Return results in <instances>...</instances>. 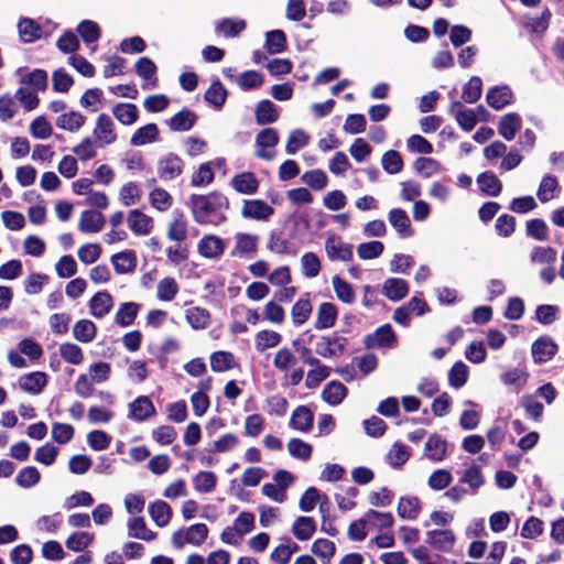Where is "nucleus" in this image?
<instances>
[{
  "instance_id": "obj_1",
  "label": "nucleus",
  "mask_w": 564,
  "mask_h": 564,
  "mask_svg": "<svg viewBox=\"0 0 564 564\" xmlns=\"http://www.w3.org/2000/svg\"><path fill=\"white\" fill-rule=\"evenodd\" d=\"M187 205L194 220L199 225L217 227L227 221L226 210L229 208V200L219 192L207 195L192 194Z\"/></svg>"
},
{
  "instance_id": "obj_2",
  "label": "nucleus",
  "mask_w": 564,
  "mask_h": 564,
  "mask_svg": "<svg viewBox=\"0 0 564 564\" xmlns=\"http://www.w3.org/2000/svg\"><path fill=\"white\" fill-rule=\"evenodd\" d=\"M397 343V335L390 324L381 325L364 338V345L367 349H391L395 347Z\"/></svg>"
},
{
  "instance_id": "obj_3",
  "label": "nucleus",
  "mask_w": 564,
  "mask_h": 564,
  "mask_svg": "<svg viewBox=\"0 0 564 564\" xmlns=\"http://www.w3.org/2000/svg\"><path fill=\"white\" fill-rule=\"evenodd\" d=\"M93 140L97 148H105L117 141L115 122L107 113H100L97 117L95 128L93 130Z\"/></svg>"
},
{
  "instance_id": "obj_4",
  "label": "nucleus",
  "mask_w": 564,
  "mask_h": 564,
  "mask_svg": "<svg viewBox=\"0 0 564 564\" xmlns=\"http://www.w3.org/2000/svg\"><path fill=\"white\" fill-rule=\"evenodd\" d=\"M347 338L334 333L321 336L315 343V352L323 358L337 357L344 354Z\"/></svg>"
},
{
  "instance_id": "obj_5",
  "label": "nucleus",
  "mask_w": 564,
  "mask_h": 564,
  "mask_svg": "<svg viewBox=\"0 0 564 564\" xmlns=\"http://www.w3.org/2000/svg\"><path fill=\"white\" fill-rule=\"evenodd\" d=\"M279 143V133L274 128L262 129L256 137V156L265 161H271L274 153L265 149L274 148Z\"/></svg>"
},
{
  "instance_id": "obj_6",
  "label": "nucleus",
  "mask_w": 564,
  "mask_h": 564,
  "mask_svg": "<svg viewBox=\"0 0 564 564\" xmlns=\"http://www.w3.org/2000/svg\"><path fill=\"white\" fill-rule=\"evenodd\" d=\"M448 113L452 117H454L455 120L457 121L458 126L464 131H467V132L471 131L478 122L477 112L473 109L466 108L458 100H453L451 102L449 108H448Z\"/></svg>"
},
{
  "instance_id": "obj_7",
  "label": "nucleus",
  "mask_w": 564,
  "mask_h": 564,
  "mask_svg": "<svg viewBox=\"0 0 564 564\" xmlns=\"http://www.w3.org/2000/svg\"><path fill=\"white\" fill-rule=\"evenodd\" d=\"M184 169L183 160L174 153H169L158 162V175L163 181H171L180 176Z\"/></svg>"
},
{
  "instance_id": "obj_8",
  "label": "nucleus",
  "mask_w": 564,
  "mask_h": 564,
  "mask_svg": "<svg viewBox=\"0 0 564 564\" xmlns=\"http://www.w3.org/2000/svg\"><path fill=\"white\" fill-rule=\"evenodd\" d=\"M325 251L332 261L340 260L347 262L354 257L352 245L343 242L340 237L336 235H332L326 239Z\"/></svg>"
},
{
  "instance_id": "obj_9",
  "label": "nucleus",
  "mask_w": 564,
  "mask_h": 564,
  "mask_svg": "<svg viewBox=\"0 0 564 564\" xmlns=\"http://www.w3.org/2000/svg\"><path fill=\"white\" fill-rule=\"evenodd\" d=\"M273 214V207L261 199H247L241 209L242 217L262 221L268 220Z\"/></svg>"
},
{
  "instance_id": "obj_10",
  "label": "nucleus",
  "mask_w": 564,
  "mask_h": 564,
  "mask_svg": "<svg viewBox=\"0 0 564 564\" xmlns=\"http://www.w3.org/2000/svg\"><path fill=\"white\" fill-rule=\"evenodd\" d=\"M455 534L448 529L426 532L425 542L440 552L449 553L455 545Z\"/></svg>"
},
{
  "instance_id": "obj_11",
  "label": "nucleus",
  "mask_w": 564,
  "mask_h": 564,
  "mask_svg": "<svg viewBox=\"0 0 564 564\" xmlns=\"http://www.w3.org/2000/svg\"><path fill=\"white\" fill-rule=\"evenodd\" d=\"M225 249V241L215 235H205L197 245L199 254L206 259L220 258Z\"/></svg>"
},
{
  "instance_id": "obj_12",
  "label": "nucleus",
  "mask_w": 564,
  "mask_h": 564,
  "mask_svg": "<svg viewBox=\"0 0 564 564\" xmlns=\"http://www.w3.org/2000/svg\"><path fill=\"white\" fill-rule=\"evenodd\" d=\"M155 414V406L147 395H140L129 403L128 417L135 422H143Z\"/></svg>"
},
{
  "instance_id": "obj_13",
  "label": "nucleus",
  "mask_w": 564,
  "mask_h": 564,
  "mask_svg": "<svg viewBox=\"0 0 564 564\" xmlns=\"http://www.w3.org/2000/svg\"><path fill=\"white\" fill-rule=\"evenodd\" d=\"M531 352L534 362L543 364L554 357L557 352V345L551 337L542 336L532 344Z\"/></svg>"
},
{
  "instance_id": "obj_14",
  "label": "nucleus",
  "mask_w": 564,
  "mask_h": 564,
  "mask_svg": "<svg viewBox=\"0 0 564 564\" xmlns=\"http://www.w3.org/2000/svg\"><path fill=\"white\" fill-rule=\"evenodd\" d=\"M236 245L231 250V257L253 256L258 251L259 237L247 232L235 235Z\"/></svg>"
},
{
  "instance_id": "obj_15",
  "label": "nucleus",
  "mask_w": 564,
  "mask_h": 564,
  "mask_svg": "<svg viewBox=\"0 0 564 564\" xmlns=\"http://www.w3.org/2000/svg\"><path fill=\"white\" fill-rule=\"evenodd\" d=\"M512 99L513 93L507 85L491 87L486 95L487 104L496 110H500L510 105Z\"/></svg>"
},
{
  "instance_id": "obj_16",
  "label": "nucleus",
  "mask_w": 564,
  "mask_h": 564,
  "mask_svg": "<svg viewBox=\"0 0 564 564\" xmlns=\"http://www.w3.org/2000/svg\"><path fill=\"white\" fill-rule=\"evenodd\" d=\"M522 127V119L517 112L502 116L498 122V132L507 141H512Z\"/></svg>"
},
{
  "instance_id": "obj_17",
  "label": "nucleus",
  "mask_w": 564,
  "mask_h": 564,
  "mask_svg": "<svg viewBox=\"0 0 564 564\" xmlns=\"http://www.w3.org/2000/svg\"><path fill=\"white\" fill-rule=\"evenodd\" d=\"M127 221L130 230L138 236H147L153 228V219L139 209H132Z\"/></svg>"
},
{
  "instance_id": "obj_18",
  "label": "nucleus",
  "mask_w": 564,
  "mask_h": 564,
  "mask_svg": "<svg viewBox=\"0 0 564 564\" xmlns=\"http://www.w3.org/2000/svg\"><path fill=\"white\" fill-rule=\"evenodd\" d=\"M230 185L239 194L253 195L258 192L259 181L252 172H242L230 180Z\"/></svg>"
},
{
  "instance_id": "obj_19",
  "label": "nucleus",
  "mask_w": 564,
  "mask_h": 564,
  "mask_svg": "<svg viewBox=\"0 0 564 564\" xmlns=\"http://www.w3.org/2000/svg\"><path fill=\"white\" fill-rule=\"evenodd\" d=\"M314 423L313 412L305 405L297 406L290 419V427L302 433H307L312 430Z\"/></svg>"
},
{
  "instance_id": "obj_20",
  "label": "nucleus",
  "mask_w": 564,
  "mask_h": 564,
  "mask_svg": "<svg viewBox=\"0 0 564 564\" xmlns=\"http://www.w3.org/2000/svg\"><path fill=\"white\" fill-rule=\"evenodd\" d=\"M388 220L401 238H408L413 235L411 220L405 210L401 208L391 209L388 214Z\"/></svg>"
},
{
  "instance_id": "obj_21",
  "label": "nucleus",
  "mask_w": 564,
  "mask_h": 564,
  "mask_svg": "<svg viewBox=\"0 0 564 564\" xmlns=\"http://www.w3.org/2000/svg\"><path fill=\"white\" fill-rule=\"evenodd\" d=\"M382 293L390 301L398 302L409 293V284L400 278H389L383 282Z\"/></svg>"
},
{
  "instance_id": "obj_22",
  "label": "nucleus",
  "mask_w": 564,
  "mask_h": 564,
  "mask_svg": "<svg viewBox=\"0 0 564 564\" xmlns=\"http://www.w3.org/2000/svg\"><path fill=\"white\" fill-rule=\"evenodd\" d=\"M47 383V378L44 372L34 371L24 376H21L19 379V387L31 394H39L42 392L44 387Z\"/></svg>"
},
{
  "instance_id": "obj_23",
  "label": "nucleus",
  "mask_w": 564,
  "mask_h": 564,
  "mask_svg": "<svg viewBox=\"0 0 564 564\" xmlns=\"http://www.w3.org/2000/svg\"><path fill=\"white\" fill-rule=\"evenodd\" d=\"M425 456L433 462H441L447 452V442L438 434L429 437L424 446Z\"/></svg>"
},
{
  "instance_id": "obj_24",
  "label": "nucleus",
  "mask_w": 564,
  "mask_h": 564,
  "mask_svg": "<svg viewBox=\"0 0 564 564\" xmlns=\"http://www.w3.org/2000/svg\"><path fill=\"white\" fill-rule=\"evenodd\" d=\"M105 224L104 215L97 210H84L80 216L78 228L86 234L99 232Z\"/></svg>"
},
{
  "instance_id": "obj_25",
  "label": "nucleus",
  "mask_w": 564,
  "mask_h": 564,
  "mask_svg": "<svg viewBox=\"0 0 564 564\" xmlns=\"http://www.w3.org/2000/svg\"><path fill=\"white\" fill-rule=\"evenodd\" d=\"M247 28L243 19L224 18L215 23L216 33L225 37H237Z\"/></svg>"
},
{
  "instance_id": "obj_26",
  "label": "nucleus",
  "mask_w": 564,
  "mask_h": 564,
  "mask_svg": "<svg viewBox=\"0 0 564 564\" xmlns=\"http://www.w3.org/2000/svg\"><path fill=\"white\" fill-rule=\"evenodd\" d=\"M196 121V113L184 108L169 120V127L172 131L185 132L191 130L195 126Z\"/></svg>"
},
{
  "instance_id": "obj_27",
  "label": "nucleus",
  "mask_w": 564,
  "mask_h": 564,
  "mask_svg": "<svg viewBox=\"0 0 564 564\" xmlns=\"http://www.w3.org/2000/svg\"><path fill=\"white\" fill-rule=\"evenodd\" d=\"M112 305L113 300L108 292H98L89 302L90 314L96 318H102L110 312Z\"/></svg>"
},
{
  "instance_id": "obj_28",
  "label": "nucleus",
  "mask_w": 564,
  "mask_h": 564,
  "mask_svg": "<svg viewBox=\"0 0 564 564\" xmlns=\"http://www.w3.org/2000/svg\"><path fill=\"white\" fill-rule=\"evenodd\" d=\"M254 113L257 123L261 126L273 123L279 119L278 108L269 99L259 101Z\"/></svg>"
},
{
  "instance_id": "obj_29",
  "label": "nucleus",
  "mask_w": 564,
  "mask_h": 564,
  "mask_svg": "<svg viewBox=\"0 0 564 564\" xmlns=\"http://www.w3.org/2000/svg\"><path fill=\"white\" fill-rule=\"evenodd\" d=\"M337 308L333 303L324 302L319 305L316 322L314 324L316 329H326L335 325L337 319Z\"/></svg>"
},
{
  "instance_id": "obj_30",
  "label": "nucleus",
  "mask_w": 564,
  "mask_h": 564,
  "mask_svg": "<svg viewBox=\"0 0 564 564\" xmlns=\"http://www.w3.org/2000/svg\"><path fill=\"white\" fill-rule=\"evenodd\" d=\"M347 395V388L339 381L328 382L323 391L322 399L329 405H338Z\"/></svg>"
},
{
  "instance_id": "obj_31",
  "label": "nucleus",
  "mask_w": 564,
  "mask_h": 564,
  "mask_svg": "<svg viewBox=\"0 0 564 564\" xmlns=\"http://www.w3.org/2000/svg\"><path fill=\"white\" fill-rule=\"evenodd\" d=\"M476 181L480 191L488 196L497 197L501 193L502 183L490 171L479 174Z\"/></svg>"
},
{
  "instance_id": "obj_32",
  "label": "nucleus",
  "mask_w": 564,
  "mask_h": 564,
  "mask_svg": "<svg viewBox=\"0 0 564 564\" xmlns=\"http://www.w3.org/2000/svg\"><path fill=\"white\" fill-rule=\"evenodd\" d=\"M227 95L228 93L224 85L220 83L219 79H216L206 90L204 99L206 102L212 105L216 110H220L226 102Z\"/></svg>"
},
{
  "instance_id": "obj_33",
  "label": "nucleus",
  "mask_w": 564,
  "mask_h": 564,
  "mask_svg": "<svg viewBox=\"0 0 564 564\" xmlns=\"http://www.w3.org/2000/svg\"><path fill=\"white\" fill-rule=\"evenodd\" d=\"M111 263L118 274H127L134 270L137 258L133 251H122L111 257Z\"/></svg>"
},
{
  "instance_id": "obj_34",
  "label": "nucleus",
  "mask_w": 564,
  "mask_h": 564,
  "mask_svg": "<svg viewBox=\"0 0 564 564\" xmlns=\"http://www.w3.org/2000/svg\"><path fill=\"white\" fill-rule=\"evenodd\" d=\"M159 138V128L155 123H148L139 128L131 137L130 143L133 147H141L155 142Z\"/></svg>"
},
{
  "instance_id": "obj_35",
  "label": "nucleus",
  "mask_w": 564,
  "mask_h": 564,
  "mask_svg": "<svg viewBox=\"0 0 564 564\" xmlns=\"http://www.w3.org/2000/svg\"><path fill=\"white\" fill-rule=\"evenodd\" d=\"M128 535L144 541H152L156 538V533L147 528L144 519L141 517L129 519Z\"/></svg>"
},
{
  "instance_id": "obj_36",
  "label": "nucleus",
  "mask_w": 564,
  "mask_h": 564,
  "mask_svg": "<svg viewBox=\"0 0 564 564\" xmlns=\"http://www.w3.org/2000/svg\"><path fill=\"white\" fill-rule=\"evenodd\" d=\"M19 35L24 43H33L42 35L40 25L30 18H22L18 24Z\"/></svg>"
},
{
  "instance_id": "obj_37",
  "label": "nucleus",
  "mask_w": 564,
  "mask_h": 564,
  "mask_svg": "<svg viewBox=\"0 0 564 564\" xmlns=\"http://www.w3.org/2000/svg\"><path fill=\"white\" fill-rule=\"evenodd\" d=\"M140 307V304L134 302L122 303L116 313L115 322L122 327L132 325Z\"/></svg>"
},
{
  "instance_id": "obj_38",
  "label": "nucleus",
  "mask_w": 564,
  "mask_h": 564,
  "mask_svg": "<svg viewBox=\"0 0 564 564\" xmlns=\"http://www.w3.org/2000/svg\"><path fill=\"white\" fill-rule=\"evenodd\" d=\"M149 513L151 519L155 522L158 527H165L169 524L172 516V510L170 506L163 500H156L151 503L149 507Z\"/></svg>"
},
{
  "instance_id": "obj_39",
  "label": "nucleus",
  "mask_w": 564,
  "mask_h": 564,
  "mask_svg": "<svg viewBox=\"0 0 564 564\" xmlns=\"http://www.w3.org/2000/svg\"><path fill=\"white\" fill-rule=\"evenodd\" d=\"M316 525L311 517H299L292 528V532L294 536L300 541H306L313 536L315 533Z\"/></svg>"
},
{
  "instance_id": "obj_40",
  "label": "nucleus",
  "mask_w": 564,
  "mask_h": 564,
  "mask_svg": "<svg viewBox=\"0 0 564 564\" xmlns=\"http://www.w3.org/2000/svg\"><path fill=\"white\" fill-rule=\"evenodd\" d=\"M115 118L124 126H131L138 120V108L133 104H117L112 108Z\"/></svg>"
},
{
  "instance_id": "obj_41",
  "label": "nucleus",
  "mask_w": 564,
  "mask_h": 564,
  "mask_svg": "<svg viewBox=\"0 0 564 564\" xmlns=\"http://www.w3.org/2000/svg\"><path fill=\"white\" fill-rule=\"evenodd\" d=\"M185 318L194 329H205L210 323V313L198 306L186 310Z\"/></svg>"
},
{
  "instance_id": "obj_42",
  "label": "nucleus",
  "mask_w": 564,
  "mask_h": 564,
  "mask_svg": "<svg viewBox=\"0 0 564 564\" xmlns=\"http://www.w3.org/2000/svg\"><path fill=\"white\" fill-rule=\"evenodd\" d=\"M267 249L275 254L291 253V243L284 238L281 230H271L267 241Z\"/></svg>"
},
{
  "instance_id": "obj_43",
  "label": "nucleus",
  "mask_w": 564,
  "mask_h": 564,
  "mask_svg": "<svg viewBox=\"0 0 564 564\" xmlns=\"http://www.w3.org/2000/svg\"><path fill=\"white\" fill-rule=\"evenodd\" d=\"M97 333L96 325L89 319H80L73 327V336L80 343H90Z\"/></svg>"
},
{
  "instance_id": "obj_44",
  "label": "nucleus",
  "mask_w": 564,
  "mask_h": 564,
  "mask_svg": "<svg viewBox=\"0 0 564 564\" xmlns=\"http://www.w3.org/2000/svg\"><path fill=\"white\" fill-rule=\"evenodd\" d=\"M529 378V373L524 367H517L506 370L500 376V380L506 386H512L516 389L522 388Z\"/></svg>"
},
{
  "instance_id": "obj_45",
  "label": "nucleus",
  "mask_w": 564,
  "mask_h": 564,
  "mask_svg": "<svg viewBox=\"0 0 564 564\" xmlns=\"http://www.w3.org/2000/svg\"><path fill=\"white\" fill-rule=\"evenodd\" d=\"M282 337L278 332L263 329L257 333L254 337V347L258 351H264L265 349L276 347Z\"/></svg>"
},
{
  "instance_id": "obj_46",
  "label": "nucleus",
  "mask_w": 564,
  "mask_h": 564,
  "mask_svg": "<svg viewBox=\"0 0 564 564\" xmlns=\"http://www.w3.org/2000/svg\"><path fill=\"white\" fill-rule=\"evenodd\" d=\"M85 117L77 111H69L61 115L56 119V126L61 129L75 132L85 124Z\"/></svg>"
},
{
  "instance_id": "obj_47",
  "label": "nucleus",
  "mask_w": 564,
  "mask_h": 564,
  "mask_svg": "<svg viewBox=\"0 0 564 564\" xmlns=\"http://www.w3.org/2000/svg\"><path fill=\"white\" fill-rule=\"evenodd\" d=\"M409 457L408 447L400 442H395L388 452L386 459L391 467L399 468L406 463Z\"/></svg>"
},
{
  "instance_id": "obj_48",
  "label": "nucleus",
  "mask_w": 564,
  "mask_h": 564,
  "mask_svg": "<svg viewBox=\"0 0 564 564\" xmlns=\"http://www.w3.org/2000/svg\"><path fill=\"white\" fill-rule=\"evenodd\" d=\"M265 48L270 54H279L286 48V36L281 30L269 31L265 34Z\"/></svg>"
},
{
  "instance_id": "obj_49",
  "label": "nucleus",
  "mask_w": 564,
  "mask_h": 564,
  "mask_svg": "<svg viewBox=\"0 0 564 564\" xmlns=\"http://www.w3.org/2000/svg\"><path fill=\"white\" fill-rule=\"evenodd\" d=\"M332 284L336 296L346 304H352L356 300L352 286L338 275L333 276Z\"/></svg>"
},
{
  "instance_id": "obj_50",
  "label": "nucleus",
  "mask_w": 564,
  "mask_h": 564,
  "mask_svg": "<svg viewBox=\"0 0 564 564\" xmlns=\"http://www.w3.org/2000/svg\"><path fill=\"white\" fill-rule=\"evenodd\" d=\"M482 80L478 76H473L463 87L462 98L467 104H475L481 97Z\"/></svg>"
},
{
  "instance_id": "obj_51",
  "label": "nucleus",
  "mask_w": 564,
  "mask_h": 564,
  "mask_svg": "<svg viewBox=\"0 0 564 564\" xmlns=\"http://www.w3.org/2000/svg\"><path fill=\"white\" fill-rule=\"evenodd\" d=\"M217 484V476L213 471H199L193 478V486L196 491L212 492Z\"/></svg>"
},
{
  "instance_id": "obj_52",
  "label": "nucleus",
  "mask_w": 564,
  "mask_h": 564,
  "mask_svg": "<svg viewBox=\"0 0 564 564\" xmlns=\"http://www.w3.org/2000/svg\"><path fill=\"white\" fill-rule=\"evenodd\" d=\"M507 422L505 419H498L487 432V440L492 449H498L506 437Z\"/></svg>"
},
{
  "instance_id": "obj_53",
  "label": "nucleus",
  "mask_w": 564,
  "mask_h": 564,
  "mask_svg": "<svg viewBox=\"0 0 564 564\" xmlns=\"http://www.w3.org/2000/svg\"><path fill=\"white\" fill-rule=\"evenodd\" d=\"M288 451L292 457L306 462L312 456L313 447L300 438H291L288 443Z\"/></svg>"
},
{
  "instance_id": "obj_54",
  "label": "nucleus",
  "mask_w": 564,
  "mask_h": 564,
  "mask_svg": "<svg viewBox=\"0 0 564 564\" xmlns=\"http://www.w3.org/2000/svg\"><path fill=\"white\" fill-rule=\"evenodd\" d=\"M312 310V303L308 299L297 300L291 311L294 325L304 324L310 318Z\"/></svg>"
},
{
  "instance_id": "obj_55",
  "label": "nucleus",
  "mask_w": 564,
  "mask_h": 564,
  "mask_svg": "<svg viewBox=\"0 0 564 564\" xmlns=\"http://www.w3.org/2000/svg\"><path fill=\"white\" fill-rule=\"evenodd\" d=\"M40 480L41 474L34 466H28L22 468L15 477L17 484L25 489L34 487L40 482Z\"/></svg>"
},
{
  "instance_id": "obj_56",
  "label": "nucleus",
  "mask_w": 564,
  "mask_h": 564,
  "mask_svg": "<svg viewBox=\"0 0 564 564\" xmlns=\"http://www.w3.org/2000/svg\"><path fill=\"white\" fill-rule=\"evenodd\" d=\"M234 355L229 351H216L210 356V368L215 372H224L234 367Z\"/></svg>"
},
{
  "instance_id": "obj_57",
  "label": "nucleus",
  "mask_w": 564,
  "mask_h": 564,
  "mask_svg": "<svg viewBox=\"0 0 564 564\" xmlns=\"http://www.w3.org/2000/svg\"><path fill=\"white\" fill-rule=\"evenodd\" d=\"M398 514L402 519H415L419 516V499L416 497L400 498L398 503Z\"/></svg>"
},
{
  "instance_id": "obj_58",
  "label": "nucleus",
  "mask_w": 564,
  "mask_h": 564,
  "mask_svg": "<svg viewBox=\"0 0 564 564\" xmlns=\"http://www.w3.org/2000/svg\"><path fill=\"white\" fill-rule=\"evenodd\" d=\"M335 551V543L327 539H318L312 545V552L318 556L324 564H329Z\"/></svg>"
},
{
  "instance_id": "obj_59",
  "label": "nucleus",
  "mask_w": 564,
  "mask_h": 564,
  "mask_svg": "<svg viewBox=\"0 0 564 564\" xmlns=\"http://www.w3.org/2000/svg\"><path fill=\"white\" fill-rule=\"evenodd\" d=\"M47 73L44 69L36 68L25 75L21 83L34 90H45L47 88Z\"/></svg>"
},
{
  "instance_id": "obj_60",
  "label": "nucleus",
  "mask_w": 564,
  "mask_h": 564,
  "mask_svg": "<svg viewBox=\"0 0 564 564\" xmlns=\"http://www.w3.org/2000/svg\"><path fill=\"white\" fill-rule=\"evenodd\" d=\"M382 169L388 174H397L403 169V160L401 154L395 150L387 151L381 159Z\"/></svg>"
},
{
  "instance_id": "obj_61",
  "label": "nucleus",
  "mask_w": 564,
  "mask_h": 564,
  "mask_svg": "<svg viewBox=\"0 0 564 564\" xmlns=\"http://www.w3.org/2000/svg\"><path fill=\"white\" fill-rule=\"evenodd\" d=\"M61 357L70 365H79L84 360V352L82 348L73 343H64L59 346Z\"/></svg>"
},
{
  "instance_id": "obj_62",
  "label": "nucleus",
  "mask_w": 564,
  "mask_h": 564,
  "mask_svg": "<svg viewBox=\"0 0 564 564\" xmlns=\"http://www.w3.org/2000/svg\"><path fill=\"white\" fill-rule=\"evenodd\" d=\"M520 404L524 408L527 415L534 420L540 421L543 415L544 406L532 394H524L521 397Z\"/></svg>"
},
{
  "instance_id": "obj_63",
  "label": "nucleus",
  "mask_w": 564,
  "mask_h": 564,
  "mask_svg": "<svg viewBox=\"0 0 564 564\" xmlns=\"http://www.w3.org/2000/svg\"><path fill=\"white\" fill-rule=\"evenodd\" d=\"M93 534L84 531H77L68 536L65 544L70 551L82 552L93 542Z\"/></svg>"
},
{
  "instance_id": "obj_64",
  "label": "nucleus",
  "mask_w": 564,
  "mask_h": 564,
  "mask_svg": "<svg viewBox=\"0 0 564 564\" xmlns=\"http://www.w3.org/2000/svg\"><path fill=\"white\" fill-rule=\"evenodd\" d=\"M459 481L467 484L473 489V492H476L485 484V478L480 467L473 465L464 471Z\"/></svg>"
}]
</instances>
